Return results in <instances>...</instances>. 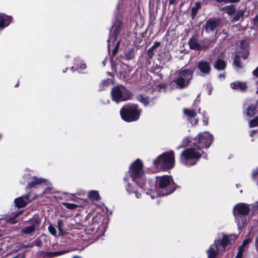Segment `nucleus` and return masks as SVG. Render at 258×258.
I'll list each match as a JSON object with an SVG mask.
<instances>
[{"label":"nucleus","mask_w":258,"mask_h":258,"mask_svg":"<svg viewBox=\"0 0 258 258\" xmlns=\"http://www.w3.org/2000/svg\"><path fill=\"white\" fill-rule=\"evenodd\" d=\"M123 180L128 194H134L137 199L140 198L146 187L143 165L141 160L137 159L131 164Z\"/></svg>","instance_id":"1"},{"label":"nucleus","mask_w":258,"mask_h":258,"mask_svg":"<svg viewBox=\"0 0 258 258\" xmlns=\"http://www.w3.org/2000/svg\"><path fill=\"white\" fill-rule=\"evenodd\" d=\"M123 10V6L122 3L119 2L115 11L116 19L113 23L110 30V35L108 40V49L110 50L112 48V54L113 55L117 53L120 43V40L118 39V35L120 33L122 27V22L120 17Z\"/></svg>","instance_id":"2"},{"label":"nucleus","mask_w":258,"mask_h":258,"mask_svg":"<svg viewBox=\"0 0 258 258\" xmlns=\"http://www.w3.org/2000/svg\"><path fill=\"white\" fill-rule=\"evenodd\" d=\"M157 182L158 185L157 189L146 192V194L150 195L152 199L159 196L170 195L175 189V185L171 176L163 175L157 177Z\"/></svg>","instance_id":"3"},{"label":"nucleus","mask_w":258,"mask_h":258,"mask_svg":"<svg viewBox=\"0 0 258 258\" xmlns=\"http://www.w3.org/2000/svg\"><path fill=\"white\" fill-rule=\"evenodd\" d=\"M203 155L204 158L207 159V155H205L204 151L193 145L182 151L180 155V161L186 166H193L197 163Z\"/></svg>","instance_id":"4"},{"label":"nucleus","mask_w":258,"mask_h":258,"mask_svg":"<svg viewBox=\"0 0 258 258\" xmlns=\"http://www.w3.org/2000/svg\"><path fill=\"white\" fill-rule=\"evenodd\" d=\"M235 239L234 235H224L222 238L215 239L214 243L207 250L208 258H215L221 252L225 251L227 247L232 244Z\"/></svg>","instance_id":"5"},{"label":"nucleus","mask_w":258,"mask_h":258,"mask_svg":"<svg viewBox=\"0 0 258 258\" xmlns=\"http://www.w3.org/2000/svg\"><path fill=\"white\" fill-rule=\"evenodd\" d=\"M249 212V208L247 204L241 203L234 206L233 212L239 230L241 229L246 225V216L248 214Z\"/></svg>","instance_id":"6"},{"label":"nucleus","mask_w":258,"mask_h":258,"mask_svg":"<svg viewBox=\"0 0 258 258\" xmlns=\"http://www.w3.org/2000/svg\"><path fill=\"white\" fill-rule=\"evenodd\" d=\"M142 110L137 104H128L123 106L120 110L121 118L127 122L137 120Z\"/></svg>","instance_id":"7"},{"label":"nucleus","mask_w":258,"mask_h":258,"mask_svg":"<svg viewBox=\"0 0 258 258\" xmlns=\"http://www.w3.org/2000/svg\"><path fill=\"white\" fill-rule=\"evenodd\" d=\"M154 165L157 168L163 169H170L172 168L175 164L174 154L173 151L163 153L159 156L153 162Z\"/></svg>","instance_id":"8"},{"label":"nucleus","mask_w":258,"mask_h":258,"mask_svg":"<svg viewBox=\"0 0 258 258\" xmlns=\"http://www.w3.org/2000/svg\"><path fill=\"white\" fill-rule=\"evenodd\" d=\"M213 142V136L209 132H203L198 134L192 142V144L202 150L208 148Z\"/></svg>","instance_id":"9"},{"label":"nucleus","mask_w":258,"mask_h":258,"mask_svg":"<svg viewBox=\"0 0 258 258\" xmlns=\"http://www.w3.org/2000/svg\"><path fill=\"white\" fill-rule=\"evenodd\" d=\"M111 95L112 100L118 103L128 100L131 94L125 87L118 85L112 88Z\"/></svg>","instance_id":"10"},{"label":"nucleus","mask_w":258,"mask_h":258,"mask_svg":"<svg viewBox=\"0 0 258 258\" xmlns=\"http://www.w3.org/2000/svg\"><path fill=\"white\" fill-rule=\"evenodd\" d=\"M193 71L190 70H181L178 72L177 77L174 80L179 88L186 87L192 78Z\"/></svg>","instance_id":"11"},{"label":"nucleus","mask_w":258,"mask_h":258,"mask_svg":"<svg viewBox=\"0 0 258 258\" xmlns=\"http://www.w3.org/2000/svg\"><path fill=\"white\" fill-rule=\"evenodd\" d=\"M111 67L112 69L117 73L120 74L123 78L129 73L130 70L128 66L123 63H117L114 64L112 63V59L111 60Z\"/></svg>","instance_id":"12"},{"label":"nucleus","mask_w":258,"mask_h":258,"mask_svg":"<svg viewBox=\"0 0 258 258\" xmlns=\"http://www.w3.org/2000/svg\"><path fill=\"white\" fill-rule=\"evenodd\" d=\"M245 42L244 41H241L240 47L243 49V54L236 55L234 60V64L236 67L241 68L242 67V63L241 62L239 58L242 57L243 59H246L248 55V50L247 48H244Z\"/></svg>","instance_id":"13"},{"label":"nucleus","mask_w":258,"mask_h":258,"mask_svg":"<svg viewBox=\"0 0 258 258\" xmlns=\"http://www.w3.org/2000/svg\"><path fill=\"white\" fill-rule=\"evenodd\" d=\"M197 67L201 73V76H205L210 74L211 66L210 63L206 60H202L197 63Z\"/></svg>","instance_id":"14"},{"label":"nucleus","mask_w":258,"mask_h":258,"mask_svg":"<svg viewBox=\"0 0 258 258\" xmlns=\"http://www.w3.org/2000/svg\"><path fill=\"white\" fill-rule=\"evenodd\" d=\"M29 202L30 194L17 198L14 200L15 206L19 208L25 207Z\"/></svg>","instance_id":"15"},{"label":"nucleus","mask_w":258,"mask_h":258,"mask_svg":"<svg viewBox=\"0 0 258 258\" xmlns=\"http://www.w3.org/2000/svg\"><path fill=\"white\" fill-rule=\"evenodd\" d=\"M12 20V16L4 13H0V31L7 27L11 23Z\"/></svg>","instance_id":"16"},{"label":"nucleus","mask_w":258,"mask_h":258,"mask_svg":"<svg viewBox=\"0 0 258 258\" xmlns=\"http://www.w3.org/2000/svg\"><path fill=\"white\" fill-rule=\"evenodd\" d=\"M183 113L186 117V119L189 121L191 122L192 124L196 125L198 124V119L197 118H195L196 113L194 110L189 109H184Z\"/></svg>","instance_id":"17"},{"label":"nucleus","mask_w":258,"mask_h":258,"mask_svg":"<svg viewBox=\"0 0 258 258\" xmlns=\"http://www.w3.org/2000/svg\"><path fill=\"white\" fill-rule=\"evenodd\" d=\"M220 24L218 20H209L206 23L205 31L207 33L214 32Z\"/></svg>","instance_id":"18"},{"label":"nucleus","mask_w":258,"mask_h":258,"mask_svg":"<svg viewBox=\"0 0 258 258\" xmlns=\"http://www.w3.org/2000/svg\"><path fill=\"white\" fill-rule=\"evenodd\" d=\"M39 222L35 220L33 223L29 226H26L22 229L21 232L25 234H29L33 232L36 228H38Z\"/></svg>","instance_id":"19"},{"label":"nucleus","mask_w":258,"mask_h":258,"mask_svg":"<svg viewBox=\"0 0 258 258\" xmlns=\"http://www.w3.org/2000/svg\"><path fill=\"white\" fill-rule=\"evenodd\" d=\"M189 45L191 49L195 50H201L202 46L198 43V40L195 37H191L189 40Z\"/></svg>","instance_id":"20"},{"label":"nucleus","mask_w":258,"mask_h":258,"mask_svg":"<svg viewBox=\"0 0 258 258\" xmlns=\"http://www.w3.org/2000/svg\"><path fill=\"white\" fill-rule=\"evenodd\" d=\"M75 65L76 67V69L81 73L87 68L86 64L82 61L79 58H76L75 60Z\"/></svg>","instance_id":"21"},{"label":"nucleus","mask_w":258,"mask_h":258,"mask_svg":"<svg viewBox=\"0 0 258 258\" xmlns=\"http://www.w3.org/2000/svg\"><path fill=\"white\" fill-rule=\"evenodd\" d=\"M44 181L45 180L44 179L34 176L32 178V180L28 183L27 187L28 188H32L35 185L44 182Z\"/></svg>","instance_id":"22"},{"label":"nucleus","mask_w":258,"mask_h":258,"mask_svg":"<svg viewBox=\"0 0 258 258\" xmlns=\"http://www.w3.org/2000/svg\"><path fill=\"white\" fill-rule=\"evenodd\" d=\"M230 86L233 89H239L240 90H244L246 85V84L244 82H235L231 83Z\"/></svg>","instance_id":"23"},{"label":"nucleus","mask_w":258,"mask_h":258,"mask_svg":"<svg viewBox=\"0 0 258 258\" xmlns=\"http://www.w3.org/2000/svg\"><path fill=\"white\" fill-rule=\"evenodd\" d=\"M137 100L143 104L145 106L149 105L150 102V99L144 94H140L137 97Z\"/></svg>","instance_id":"24"},{"label":"nucleus","mask_w":258,"mask_h":258,"mask_svg":"<svg viewBox=\"0 0 258 258\" xmlns=\"http://www.w3.org/2000/svg\"><path fill=\"white\" fill-rule=\"evenodd\" d=\"M226 64L225 62L223 60H222L220 58L218 59L215 61V63L214 64L215 68L218 70H224L226 68Z\"/></svg>","instance_id":"25"},{"label":"nucleus","mask_w":258,"mask_h":258,"mask_svg":"<svg viewBox=\"0 0 258 258\" xmlns=\"http://www.w3.org/2000/svg\"><path fill=\"white\" fill-rule=\"evenodd\" d=\"M88 197L91 201H98L100 200V198L98 191L96 190H91L89 191L88 194Z\"/></svg>","instance_id":"26"},{"label":"nucleus","mask_w":258,"mask_h":258,"mask_svg":"<svg viewBox=\"0 0 258 258\" xmlns=\"http://www.w3.org/2000/svg\"><path fill=\"white\" fill-rule=\"evenodd\" d=\"M222 11H224L225 13L228 14L229 15L233 14L236 11L235 8L233 6H229L224 7L222 9Z\"/></svg>","instance_id":"27"},{"label":"nucleus","mask_w":258,"mask_h":258,"mask_svg":"<svg viewBox=\"0 0 258 258\" xmlns=\"http://www.w3.org/2000/svg\"><path fill=\"white\" fill-rule=\"evenodd\" d=\"M22 213H23V211H20L17 212L13 217L8 219V221L11 224L16 223L17 222V220H15L16 218H17L18 216H19Z\"/></svg>","instance_id":"28"},{"label":"nucleus","mask_w":258,"mask_h":258,"mask_svg":"<svg viewBox=\"0 0 258 258\" xmlns=\"http://www.w3.org/2000/svg\"><path fill=\"white\" fill-rule=\"evenodd\" d=\"M68 252H69V250H60V251L50 252V254L51 256H56L57 255L63 254L67 253Z\"/></svg>","instance_id":"29"},{"label":"nucleus","mask_w":258,"mask_h":258,"mask_svg":"<svg viewBox=\"0 0 258 258\" xmlns=\"http://www.w3.org/2000/svg\"><path fill=\"white\" fill-rule=\"evenodd\" d=\"M62 205L69 209H74L78 207V205L75 204L62 203Z\"/></svg>","instance_id":"30"},{"label":"nucleus","mask_w":258,"mask_h":258,"mask_svg":"<svg viewBox=\"0 0 258 258\" xmlns=\"http://www.w3.org/2000/svg\"><path fill=\"white\" fill-rule=\"evenodd\" d=\"M250 127L256 126L258 125V117H256L254 119L251 120L249 123Z\"/></svg>","instance_id":"31"},{"label":"nucleus","mask_w":258,"mask_h":258,"mask_svg":"<svg viewBox=\"0 0 258 258\" xmlns=\"http://www.w3.org/2000/svg\"><path fill=\"white\" fill-rule=\"evenodd\" d=\"M58 229L59 231V233L60 235H63L65 234V232L63 230L62 226V223L61 221H58Z\"/></svg>","instance_id":"32"},{"label":"nucleus","mask_w":258,"mask_h":258,"mask_svg":"<svg viewBox=\"0 0 258 258\" xmlns=\"http://www.w3.org/2000/svg\"><path fill=\"white\" fill-rule=\"evenodd\" d=\"M203 116V122L204 125H206L208 123V116L207 115L206 112L204 111L202 113Z\"/></svg>","instance_id":"33"},{"label":"nucleus","mask_w":258,"mask_h":258,"mask_svg":"<svg viewBox=\"0 0 258 258\" xmlns=\"http://www.w3.org/2000/svg\"><path fill=\"white\" fill-rule=\"evenodd\" d=\"M48 230L49 232L53 236H55L56 235V231L55 228L53 227L52 225H50L48 227Z\"/></svg>","instance_id":"34"},{"label":"nucleus","mask_w":258,"mask_h":258,"mask_svg":"<svg viewBox=\"0 0 258 258\" xmlns=\"http://www.w3.org/2000/svg\"><path fill=\"white\" fill-rule=\"evenodd\" d=\"M253 74L255 76H258V67L256 68L255 70L253 71ZM256 87H257V91L256 93L258 94V80L256 82Z\"/></svg>","instance_id":"35"},{"label":"nucleus","mask_w":258,"mask_h":258,"mask_svg":"<svg viewBox=\"0 0 258 258\" xmlns=\"http://www.w3.org/2000/svg\"><path fill=\"white\" fill-rule=\"evenodd\" d=\"M252 240V239L250 238H248V237H246V239H245L242 242V243H243L244 244L247 245H248L249 243H250V242Z\"/></svg>","instance_id":"36"},{"label":"nucleus","mask_w":258,"mask_h":258,"mask_svg":"<svg viewBox=\"0 0 258 258\" xmlns=\"http://www.w3.org/2000/svg\"><path fill=\"white\" fill-rule=\"evenodd\" d=\"M246 246V245L244 244L243 243H242L241 245H240L238 248V250H239V251H244Z\"/></svg>","instance_id":"37"},{"label":"nucleus","mask_w":258,"mask_h":258,"mask_svg":"<svg viewBox=\"0 0 258 258\" xmlns=\"http://www.w3.org/2000/svg\"><path fill=\"white\" fill-rule=\"evenodd\" d=\"M243 251H239L238 250V252L235 258H242L243 255Z\"/></svg>","instance_id":"38"},{"label":"nucleus","mask_w":258,"mask_h":258,"mask_svg":"<svg viewBox=\"0 0 258 258\" xmlns=\"http://www.w3.org/2000/svg\"><path fill=\"white\" fill-rule=\"evenodd\" d=\"M239 18H240V16L238 15H236L232 19V22H235L238 21Z\"/></svg>","instance_id":"39"},{"label":"nucleus","mask_w":258,"mask_h":258,"mask_svg":"<svg viewBox=\"0 0 258 258\" xmlns=\"http://www.w3.org/2000/svg\"><path fill=\"white\" fill-rule=\"evenodd\" d=\"M111 83V81L109 79H107L103 82V84L105 85L106 86L109 85Z\"/></svg>","instance_id":"40"},{"label":"nucleus","mask_w":258,"mask_h":258,"mask_svg":"<svg viewBox=\"0 0 258 258\" xmlns=\"http://www.w3.org/2000/svg\"><path fill=\"white\" fill-rule=\"evenodd\" d=\"M160 45V42H156L152 46V48H156L158 47H159Z\"/></svg>","instance_id":"41"},{"label":"nucleus","mask_w":258,"mask_h":258,"mask_svg":"<svg viewBox=\"0 0 258 258\" xmlns=\"http://www.w3.org/2000/svg\"><path fill=\"white\" fill-rule=\"evenodd\" d=\"M240 0H225V1H224L223 2L224 3H236L237 2H238Z\"/></svg>","instance_id":"42"},{"label":"nucleus","mask_w":258,"mask_h":258,"mask_svg":"<svg viewBox=\"0 0 258 258\" xmlns=\"http://www.w3.org/2000/svg\"><path fill=\"white\" fill-rule=\"evenodd\" d=\"M254 25L258 27V15L257 16H256V17H255L254 19Z\"/></svg>","instance_id":"43"},{"label":"nucleus","mask_w":258,"mask_h":258,"mask_svg":"<svg viewBox=\"0 0 258 258\" xmlns=\"http://www.w3.org/2000/svg\"><path fill=\"white\" fill-rule=\"evenodd\" d=\"M197 10H198V9H197L196 8H192V11H191V14L193 16L196 15V14H197Z\"/></svg>","instance_id":"44"},{"label":"nucleus","mask_w":258,"mask_h":258,"mask_svg":"<svg viewBox=\"0 0 258 258\" xmlns=\"http://www.w3.org/2000/svg\"><path fill=\"white\" fill-rule=\"evenodd\" d=\"M219 78L221 79H224L225 78V74H221L219 75Z\"/></svg>","instance_id":"45"},{"label":"nucleus","mask_w":258,"mask_h":258,"mask_svg":"<svg viewBox=\"0 0 258 258\" xmlns=\"http://www.w3.org/2000/svg\"><path fill=\"white\" fill-rule=\"evenodd\" d=\"M23 177L25 178L26 180L28 179L30 177V175L29 174H26V175H25V176Z\"/></svg>","instance_id":"46"},{"label":"nucleus","mask_w":258,"mask_h":258,"mask_svg":"<svg viewBox=\"0 0 258 258\" xmlns=\"http://www.w3.org/2000/svg\"><path fill=\"white\" fill-rule=\"evenodd\" d=\"M256 132V130H253L251 131L250 136H252Z\"/></svg>","instance_id":"47"},{"label":"nucleus","mask_w":258,"mask_h":258,"mask_svg":"<svg viewBox=\"0 0 258 258\" xmlns=\"http://www.w3.org/2000/svg\"><path fill=\"white\" fill-rule=\"evenodd\" d=\"M188 142V139H185L183 140V145H186V142Z\"/></svg>","instance_id":"48"},{"label":"nucleus","mask_w":258,"mask_h":258,"mask_svg":"<svg viewBox=\"0 0 258 258\" xmlns=\"http://www.w3.org/2000/svg\"><path fill=\"white\" fill-rule=\"evenodd\" d=\"M175 2V0H170L169 3L170 4H173Z\"/></svg>","instance_id":"49"},{"label":"nucleus","mask_w":258,"mask_h":258,"mask_svg":"<svg viewBox=\"0 0 258 258\" xmlns=\"http://www.w3.org/2000/svg\"><path fill=\"white\" fill-rule=\"evenodd\" d=\"M200 4L199 3H197L196 8L198 9L200 8Z\"/></svg>","instance_id":"50"},{"label":"nucleus","mask_w":258,"mask_h":258,"mask_svg":"<svg viewBox=\"0 0 258 258\" xmlns=\"http://www.w3.org/2000/svg\"><path fill=\"white\" fill-rule=\"evenodd\" d=\"M73 258H82V257L81 256H80L76 255V256H74L73 257Z\"/></svg>","instance_id":"51"},{"label":"nucleus","mask_w":258,"mask_h":258,"mask_svg":"<svg viewBox=\"0 0 258 258\" xmlns=\"http://www.w3.org/2000/svg\"><path fill=\"white\" fill-rule=\"evenodd\" d=\"M153 49H154V48H152V47H151V48H150L148 49V51L149 52L151 51H152V50H153Z\"/></svg>","instance_id":"52"},{"label":"nucleus","mask_w":258,"mask_h":258,"mask_svg":"<svg viewBox=\"0 0 258 258\" xmlns=\"http://www.w3.org/2000/svg\"><path fill=\"white\" fill-rule=\"evenodd\" d=\"M106 62V59H105V60L103 61V65H104V66H105V65Z\"/></svg>","instance_id":"53"},{"label":"nucleus","mask_w":258,"mask_h":258,"mask_svg":"<svg viewBox=\"0 0 258 258\" xmlns=\"http://www.w3.org/2000/svg\"><path fill=\"white\" fill-rule=\"evenodd\" d=\"M196 101H197L198 102H200V100L198 99V97L196 99Z\"/></svg>","instance_id":"54"},{"label":"nucleus","mask_w":258,"mask_h":258,"mask_svg":"<svg viewBox=\"0 0 258 258\" xmlns=\"http://www.w3.org/2000/svg\"><path fill=\"white\" fill-rule=\"evenodd\" d=\"M198 111L200 113H201V108H200L199 109Z\"/></svg>","instance_id":"55"},{"label":"nucleus","mask_w":258,"mask_h":258,"mask_svg":"<svg viewBox=\"0 0 258 258\" xmlns=\"http://www.w3.org/2000/svg\"><path fill=\"white\" fill-rule=\"evenodd\" d=\"M181 147V146H179V147H178L177 148V149H180Z\"/></svg>","instance_id":"56"},{"label":"nucleus","mask_w":258,"mask_h":258,"mask_svg":"<svg viewBox=\"0 0 258 258\" xmlns=\"http://www.w3.org/2000/svg\"><path fill=\"white\" fill-rule=\"evenodd\" d=\"M71 69V70H72L73 71L74 68L73 67H72Z\"/></svg>","instance_id":"57"},{"label":"nucleus","mask_w":258,"mask_h":258,"mask_svg":"<svg viewBox=\"0 0 258 258\" xmlns=\"http://www.w3.org/2000/svg\"><path fill=\"white\" fill-rule=\"evenodd\" d=\"M239 185H238V184H236V186H237V187H239Z\"/></svg>","instance_id":"58"},{"label":"nucleus","mask_w":258,"mask_h":258,"mask_svg":"<svg viewBox=\"0 0 258 258\" xmlns=\"http://www.w3.org/2000/svg\"><path fill=\"white\" fill-rule=\"evenodd\" d=\"M240 192L241 193L242 192V190H240Z\"/></svg>","instance_id":"59"}]
</instances>
